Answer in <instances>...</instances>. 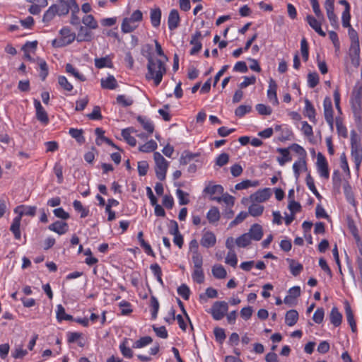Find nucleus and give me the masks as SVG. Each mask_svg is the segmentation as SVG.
Masks as SVG:
<instances>
[{"label": "nucleus", "instance_id": "nucleus-34", "mask_svg": "<svg viewBox=\"0 0 362 362\" xmlns=\"http://www.w3.org/2000/svg\"><path fill=\"white\" fill-rule=\"evenodd\" d=\"M220 218V211L216 206H212L206 213V218L211 224L216 223Z\"/></svg>", "mask_w": 362, "mask_h": 362}, {"label": "nucleus", "instance_id": "nucleus-35", "mask_svg": "<svg viewBox=\"0 0 362 362\" xmlns=\"http://www.w3.org/2000/svg\"><path fill=\"white\" fill-rule=\"evenodd\" d=\"M151 23L153 27L158 28L160 25L161 11L159 8L151 10Z\"/></svg>", "mask_w": 362, "mask_h": 362}, {"label": "nucleus", "instance_id": "nucleus-43", "mask_svg": "<svg viewBox=\"0 0 362 362\" xmlns=\"http://www.w3.org/2000/svg\"><path fill=\"white\" fill-rule=\"evenodd\" d=\"M69 134L72 138L75 139L78 144H82L85 143L86 139L83 136V129L70 128L69 130Z\"/></svg>", "mask_w": 362, "mask_h": 362}, {"label": "nucleus", "instance_id": "nucleus-15", "mask_svg": "<svg viewBox=\"0 0 362 362\" xmlns=\"http://www.w3.org/2000/svg\"><path fill=\"white\" fill-rule=\"evenodd\" d=\"M361 49L359 43H351L349 49V56L354 66L358 67L360 64Z\"/></svg>", "mask_w": 362, "mask_h": 362}, {"label": "nucleus", "instance_id": "nucleus-33", "mask_svg": "<svg viewBox=\"0 0 362 362\" xmlns=\"http://www.w3.org/2000/svg\"><path fill=\"white\" fill-rule=\"evenodd\" d=\"M65 71L66 72L71 76H74V78H76V79H78V81H86V77L81 74L72 64H66V66H65Z\"/></svg>", "mask_w": 362, "mask_h": 362}, {"label": "nucleus", "instance_id": "nucleus-39", "mask_svg": "<svg viewBox=\"0 0 362 362\" xmlns=\"http://www.w3.org/2000/svg\"><path fill=\"white\" fill-rule=\"evenodd\" d=\"M153 342V339L150 336H144L139 339L136 340L133 344V349H142L144 348Z\"/></svg>", "mask_w": 362, "mask_h": 362}, {"label": "nucleus", "instance_id": "nucleus-37", "mask_svg": "<svg viewBox=\"0 0 362 362\" xmlns=\"http://www.w3.org/2000/svg\"><path fill=\"white\" fill-rule=\"evenodd\" d=\"M298 320V313L296 310H288L285 315V323L292 327L295 325Z\"/></svg>", "mask_w": 362, "mask_h": 362}, {"label": "nucleus", "instance_id": "nucleus-49", "mask_svg": "<svg viewBox=\"0 0 362 362\" xmlns=\"http://www.w3.org/2000/svg\"><path fill=\"white\" fill-rule=\"evenodd\" d=\"M157 143L154 140L151 139L144 144L140 146L139 150L141 152L150 153L154 151L157 148Z\"/></svg>", "mask_w": 362, "mask_h": 362}, {"label": "nucleus", "instance_id": "nucleus-47", "mask_svg": "<svg viewBox=\"0 0 362 362\" xmlns=\"http://www.w3.org/2000/svg\"><path fill=\"white\" fill-rule=\"evenodd\" d=\"M150 307H151V318L153 320H155L157 317L160 305H159V302H158L157 298L154 296H151Z\"/></svg>", "mask_w": 362, "mask_h": 362}, {"label": "nucleus", "instance_id": "nucleus-10", "mask_svg": "<svg viewBox=\"0 0 362 362\" xmlns=\"http://www.w3.org/2000/svg\"><path fill=\"white\" fill-rule=\"evenodd\" d=\"M33 105L35 109V117L43 125L47 126L49 122V119L47 111L41 105L37 99L33 100Z\"/></svg>", "mask_w": 362, "mask_h": 362}, {"label": "nucleus", "instance_id": "nucleus-36", "mask_svg": "<svg viewBox=\"0 0 362 362\" xmlns=\"http://www.w3.org/2000/svg\"><path fill=\"white\" fill-rule=\"evenodd\" d=\"M335 124L338 135L342 138H347L348 130L343 122V119L340 117L335 118Z\"/></svg>", "mask_w": 362, "mask_h": 362}, {"label": "nucleus", "instance_id": "nucleus-56", "mask_svg": "<svg viewBox=\"0 0 362 362\" xmlns=\"http://www.w3.org/2000/svg\"><path fill=\"white\" fill-rule=\"evenodd\" d=\"M251 240L250 234L246 233L238 237L235 240V243L240 247H245L250 244Z\"/></svg>", "mask_w": 362, "mask_h": 362}, {"label": "nucleus", "instance_id": "nucleus-14", "mask_svg": "<svg viewBox=\"0 0 362 362\" xmlns=\"http://www.w3.org/2000/svg\"><path fill=\"white\" fill-rule=\"evenodd\" d=\"M200 244L205 248H210L216 244V235L211 230H203V234L200 240Z\"/></svg>", "mask_w": 362, "mask_h": 362}, {"label": "nucleus", "instance_id": "nucleus-12", "mask_svg": "<svg viewBox=\"0 0 362 362\" xmlns=\"http://www.w3.org/2000/svg\"><path fill=\"white\" fill-rule=\"evenodd\" d=\"M202 33L199 30L195 31V33L192 35L189 42L190 45H192V47L189 51L190 55H195L201 51L202 48Z\"/></svg>", "mask_w": 362, "mask_h": 362}, {"label": "nucleus", "instance_id": "nucleus-50", "mask_svg": "<svg viewBox=\"0 0 362 362\" xmlns=\"http://www.w3.org/2000/svg\"><path fill=\"white\" fill-rule=\"evenodd\" d=\"M57 81L58 84L64 90L71 92L74 89L73 85L68 81L66 76H59Z\"/></svg>", "mask_w": 362, "mask_h": 362}, {"label": "nucleus", "instance_id": "nucleus-42", "mask_svg": "<svg viewBox=\"0 0 362 362\" xmlns=\"http://www.w3.org/2000/svg\"><path fill=\"white\" fill-rule=\"evenodd\" d=\"M95 66L98 69H103L105 67L112 68L113 66L111 59L108 57H104L95 59Z\"/></svg>", "mask_w": 362, "mask_h": 362}, {"label": "nucleus", "instance_id": "nucleus-44", "mask_svg": "<svg viewBox=\"0 0 362 362\" xmlns=\"http://www.w3.org/2000/svg\"><path fill=\"white\" fill-rule=\"evenodd\" d=\"M119 350L122 356L127 358H132L133 357V351L131 348L128 346V339L124 340L119 344Z\"/></svg>", "mask_w": 362, "mask_h": 362}, {"label": "nucleus", "instance_id": "nucleus-23", "mask_svg": "<svg viewBox=\"0 0 362 362\" xmlns=\"http://www.w3.org/2000/svg\"><path fill=\"white\" fill-rule=\"evenodd\" d=\"M83 334L78 332H68L66 333V340L69 344L77 343L79 347L83 348L85 346L83 341Z\"/></svg>", "mask_w": 362, "mask_h": 362}, {"label": "nucleus", "instance_id": "nucleus-46", "mask_svg": "<svg viewBox=\"0 0 362 362\" xmlns=\"http://www.w3.org/2000/svg\"><path fill=\"white\" fill-rule=\"evenodd\" d=\"M305 182L308 188L313 193V194L317 198H320L321 195L320 194L319 192L317 191L315 187L314 178L311 176L310 173H308L305 177Z\"/></svg>", "mask_w": 362, "mask_h": 362}, {"label": "nucleus", "instance_id": "nucleus-64", "mask_svg": "<svg viewBox=\"0 0 362 362\" xmlns=\"http://www.w3.org/2000/svg\"><path fill=\"white\" fill-rule=\"evenodd\" d=\"M177 293L185 300H188L190 296V289L186 284H182L177 288Z\"/></svg>", "mask_w": 362, "mask_h": 362}, {"label": "nucleus", "instance_id": "nucleus-29", "mask_svg": "<svg viewBox=\"0 0 362 362\" xmlns=\"http://www.w3.org/2000/svg\"><path fill=\"white\" fill-rule=\"evenodd\" d=\"M247 233L250 234L252 240L259 241L263 236L262 227L259 224L255 223L252 225Z\"/></svg>", "mask_w": 362, "mask_h": 362}, {"label": "nucleus", "instance_id": "nucleus-53", "mask_svg": "<svg viewBox=\"0 0 362 362\" xmlns=\"http://www.w3.org/2000/svg\"><path fill=\"white\" fill-rule=\"evenodd\" d=\"M192 278L193 281L199 284L204 281V273L203 268L194 269L192 273Z\"/></svg>", "mask_w": 362, "mask_h": 362}, {"label": "nucleus", "instance_id": "nucleus-16", "mask_svg": "<svg viewBox=\"0 0 362 362\" xmlns=\"http://www.w3.org/2000/svg\"><path fill=\"white\" fill-rule=\"evenodd\" d=\"M306 22L320 36L325 37L326 33L322 29V21L323 19L316 18L311 15L306 16Z\"/></svg>", "mask_w": 362, "mask_h": 362}, {"label": "nucleus", "instance_id": "nucleus-1", "mask_svg": "<svg viewBox=\"0 0 362 362\" xmlns=\"http://www.w3.org/2000/svg\"><path fill=\"white\" fill-rule=\"evenodd\" d=\"M349 104L355 124L362 131V81H358L351 93Z\"/></svg>", "mask_w": 362, "mask_h": 362}, {"label": "nucleus", "instance_id": "nucleus-19", "mask_svg": "<svg viewBox=\"0 0 362 362\" xmlns=\"http://www.w3.org/2000/svg\"><path fill=\"white\" fill-rule=\"evenodd\" d=\"M272 195L269 188H264L257 191L255 193L250 195V199L253 202H264L268 200Z\"/></svg>", "mask_w": 362, "mask_h": 362}, {"label": "nucleus", "instance_id": "nucleus-62", "mask_svg": "<svg viewBox=\"0 0 362 362\" xmlns=\"http://www.w3.org/2000/svg\"><path fill=\"white\" fill-rule=\"evenodd\" d=\"M192 261L194 264V269L202 268L203 257L200 252H194L192 255Z\"/></svg>", "mask_w": 362, "mask_h": 362}, {"label": "nucleus", "instance_id": "nucleus-22", "mask_svg": "<svg viewBox=\"0 0 362 362\" xmlns=\"http://www.w3.org/2000/svg\"><path fill=\"white\" fill-rule=\"evenodd\" d=\"M36 210L37 207L35 206L21 205L14 209V212L18 213V215L16 217H20L21 219L23 216H34L36 214Z\"/></svg>", "mask_w": 362, "mask_h": 362}, {"label": "nucleus", "instance_id": "nucleus-4", "mask_svg": "<svg viewBox=\"0 0 362 362\" xmlns=\"http://www.w3.org/2000/svg\"><path fill=\"white\" fill-rule=\"evenodd\" d=\"M350 144L351 156L356 168L358 170L362 163V145L359 136L354 130L351 132Z\"/></svg>", "mask_w": 362, "mask_h": 362}, {"label": "nucleus", "instance_id": "nucleus-8", "mask_svg": "<svg viewBox=\"0 0 362 362\" xmlns=\"http://www.w3.org/2000/svg\"><path fill=\"white\" fill-rule=\"evenodd\" d=\"M228 305L226 301H216L208 311L215 320H222L227 314Z\"/></svg>", "mask_w": 362, "mask_h": 362}, {"label": "nucleus", "instance_id": "nucleus-21", "mask_svg": "<svg viewBox=\"0 0 362 362\" xmlns=\"http://www.w3.org/2000/svg\"><path fill=\"white\" fill-rule=\"evenodd\" d=\"M50 231L59 235H64L69 230L68 223L61 221H56L48 226Z\"/></svg>", "mask_w": 362, "mask_h": 362}, {"label": "nucleus", "instance_id": "nucleus-17", "mask_svg": "<svg viewBox=\"0 0 362 362\" xmlns=\"http://www.w3.org/2000/svg\"><path fill=\"white\" fill-rule=\"evenodd\" d=\"M180 23V17L177 9L170 10L168 18V25L170 30H174L178 28Z\"/></svg>", "mask_w": 362, "mask_h": 362}, {"label": "nucleus", "instance_id": "nucleus-41", "mask_svg": "<svg viewBox=\"0 0 362 362\" xmlns=\"http://www.w3.org/2000/svg\"><path fill=\"white\" fill-rule=\"evenodd\" d=\"M134 132L132 128H127L122 130V136L125 141L131 146L136 145V139L131 135V133Z\"/></svg>", "mask_w": 362, "mask_h": 362}, {"label": "nucleus", "instance_id": "nucleus-55", "mask_svg": "<svg viewBox=\"0 0 362 362\" xmlns=\"http://www.w3.org/2000/svg\"><path fill=\"white\" fill-rule=\"evenodd\" d=\"M199 154L197 153H192L188 151H185L180 158V163L181 165H187L189 162H191L195 157L198 156Z\"/></svg>", "mask_w": 362, "mask_h": 362}, {"label": "nucleus", "instance_id": "nucleus-60", "mask_svg": "<svg viewBox=\"0 0 362 362\" xmlns=\"http://www.w3.org/2000/svg\"><path fill=\"white\" fill-rule=\"evenodd\" d=\"M54 173L57 178V183L62 184L64 182L63 167L60 163L57 162L53 168Z\"/></svg>", "mask_w": 362, "mask_h": 362}, {"label": "nucleus", "instance_id": "nucleus-63", "mask_svg": "<svg viewBox=\"0 0 362 362\" xmlns=\"http://www.w3.org/2000/svg\"><path fill=\"white\" fill-rule=\"evenodd\" d=\"M320 78L316 72L309 73L308 74V85L310 88H313L319 83Z\"/></svg>", "mask_w": 362, "mask_h": 362}, {"label": "nucleus", "instance_id": "nucleus-24", "mask_svg": "<svg viewBox=\"0 0 362 362\" xmlns=\"http://www.w3.org/2000/svg\"><path fill=\"white\" fill-rule=\"evenodd\" d=\"M136 119L148 135L153 134L154 124L151 119L144 116H138Z\"/></svg>", "mask_w": 362, "mask_h": 362}, {"label": "nucleus", "instance_id": "nucleus-2", "mask_svg": "<svg viewBox=\"0 0 362 362\" xmlns=\"http://www.w3.org/2000/svg\"><path fill=\"white\" fill-rule=\"evenodd\" d=\"M143 52H144V50ZM143 55L148 60V72L146 75V78L148 80H153L155 86H158L166 73L165 64L160 59L153 58L150 54L149 55H145L144 53H143Z\"/></svg>", "mask_w": 362, "mask_h": 362}, {"label": "nucleus", "instance_id": "nucleus-58", "mask_svg": "<svg viewBox=\"0 0 362 362\" xmlns=\"http://www.w3.org/2000/svg\"><path fill=\"white\" fill-rule=\"evenodd\" d=\"M264 206L258 204H252L248 208V214L252 216H259L262 214Z\"/></svg>", "mask_w": 362, "mask_h": 362}, {"label": "nucleus", "instance_id": "nucleus-38", "mask_svg": "<svg viewBox=\"0 0 362 362\" xmlns=\"http://www.w3.org/2000/svg\"><path fill=\"white\" fill-rule=\"evenodd\" d=\"M211 200L216 201L217 202H223L228 207H233L235 204V198L232 195L226 193L222 197H211Z\"/></svg>", "mask_w": 362, "mask_h": 362}, {"label": "nucleus", "instance_id": "nucleus-18", "mask_svg": "<svg viewBox=\"0 0 362 362\" xmlns=\"http://www.w3.org/2000/svg\"><path fill=\"white\" fill-rule=\"evenodd\" d=\"M66 3L68 7H69V12L70 11H71V23L74 25L78 24L80 22V19L77 16V13H78L80 8L76 2V0H66Z\"/></svg>", "mask_w": 362, "mask_h": 362}, {"label": "nucleus", "instance_id": "nucleus-48", "mask_svg": "<svg viewBox=\"0 0 362 362\" xmlns=\"http://www.w3.org/2000/svg\"><path fill=\"white\" fill-rule=\"evenodd\" d=\"M287 261L290 262L289 268L292 275L294 276L299 275L303 269V265L300 263L296 262L293 259H287Z\"/></svg>", "mask_w": 362, "mask_h": 362}, {"label": "nucleus", "instance_id": "nucleus-45", "mask_svg": "<svg viewBox=\"0 0 362 362\" xmlns=\"http://www.w3.org/2000/svg\"><path fill=\"white\" fill-rule=\"evenodd\" d=\"M211 272L213 276L218 279H225L227 276L226 270L221 264L214 265Z\"/></svg>", "mask_w": 362, "mask_h": 362}, {"label": "nucleus", "instance_id": "nucleus-30", "mask_svg": "<svg viewBox=\"0 0 362 362\" xmlns=\"http://www.w3.org/2000/svg\"><path fill=\"white\" fill-rule=\"evenodd\" d=\"M276 151L281 155V157L277 158V161L281 166H284L286 163L291 161L292 157L289 148H278Z\"/></svg>", "mask_w": 362, "mask_h": 362}, {"label": "nucleus", "instance_id": "nucleus-7", "mask_svg": "<svg viewBox=\"0 0 362 362\" xmlns=\"http://www.w3.org/2000/svg\"><path fill=\"white\" fill-rule=\"evenodd\" d=\"M153 158L156 163L155 171L156 177L159 180L163 181L166 177L169 163L159 152H154Z\"/></svg>", "mask_w": 362, "mask_h": 362}, {"label": "nucleus", "instance_id": "nucleus-9", "mask_svg": "<svg viewBox=\"0 0 362 362\" xmlns=\"http://www.w3.org/2000/svg\"><path fill=\"white\" fill-rule=\"evenodd\" d=\"M324 116L325 121L331 129L334 127V111L332 102L329 97L327 96L323 100Z\"/></svg>", "mask_w": 362, "mask_h": 362}, {"label": "nucleus", "instance_id": "nucleus-31", "mask_svg": "<svg viewBox=\"0 0 362 362\" xmlns=\"http://www.w3.org/2000/svg\"><path fill=\"white\" fill-rule=\"evenodd\" d=\"M21 218L16 216L13 219L12 223L10 226L11 232L13 233L14 238L18 240L21 238Z\"/></svg>", "mask_w": 362, "mask_h": 362}, {"label": "nucleus", "instance_id": "nucleus-6", "mask_svg": "<svg viewBox=\"0 0 362 362\" xmlns=\"http://www.w3.org/2000/svg\"><path fill=\"white\" fill-rule=\"evenodd\" d=\"M60 37L52 40V45L54 47H62L72 43L76 35L68 27H64L59 30Z\"/></svg>", "mask_w": 362, "mask_h": 362}, {"label": "nucleus", "instance_id": "nucleus-25", "mask_svg": "<svg viewBox=\"0 0 362 362\" xmlns=\"http://www.w3.org/2000/svg\"><path fill=\"white\" fill-rule=\"evenodd\" d=\"M342 314L339 311L337 307H333L329 315V318L331 324L335 327H339L342 322Z\"/></svg>", "mask_w": 362, "mask_h": 362}, {"label": "nucleus", "instance_id": "nucleus-40", "mask_svg": "<svg viewBox=\"0 0 362 362\" xmlns=\"http://www.w3.org/2000/svg\"><path fill=\"white\" fill-rule=\"evenodd\" d=\"M204 193L208 194L210 195L214 194H223V187L221 185H211L209 183L203 191Z\"/></svg>", "mask_w": 362, "mask_h": 362}, {"label": "nucleus", "instance_id": "nucleus-20", "mask_svg": "<svg viewBox=\"0 0 362 362\" xmlns=\"http://www.w3.org/2000/svg\"><path fill=\"white\" fill-rule=\"evenodd\" d=\"M303 115L305 117H308L311 122L314 124L317 123L315 109L308 99L305 100Z\"/></svg>", "mask_w": 362, "mask_h": 362}, {"label": "nucleus", "instance_id": "nucleus-11", "mask_svg": "<svg viewBox=\"0 0 362 362\" xmlns=\"http://www.w3.org/2000/svg\"><path fill=\"white\" fill-rule=\"evenodd\" d=\"M316 165L319 175L325 179H328L329 177L328 163L326 158L321 153H318L317 156Z\"/></svg>", "mask_w": 362, "mask_h": 362}, {"label": "nucleus", "instance_id": "nucleus-27", "mask_svg": "<svg viewBox=\"0 0 362 362\" xmlns=\"http://www.w3.org/2000/svg\"><path fill=\"white\" fill-rule=\"evenodd\" d=\"M345 313H346L347 322L351 329V331L354 333L356 332H357V326H356V321L354 320V315L353 311L351 310V308L348 303H346L345 304Z\"/></svg>", "mask_w": 362, "mask_h": 362}, {"label": "nucleus", "instance_id": "nucleus-3", "mask_svg": "<svg viewBox=\"0 0 362 362\" xmlns=\"http://www.w3.org/2000/svg\"><path fill=\"white\" fill-rule=\"evenodd\" d=\"M69 8L66 0H58L56 4H52L42 16V23L48 26L57 16H63L69 13Z\"/></svg>", "mask_w": 362, "mask_h": 362}, {"label": "nucleus", "instance_id": "nucleus-59", "mask_svg": "<svg viewBox=\"0 0 362 362\" xmlns=\"http://www.w3.org/2000/svg\"><path fill=\"white\" fill-rule=\"evenodd\" d=\"M82 23L90 29L98 28V23L93 15H86L82 18Z\"/></svg>", "mask_w": 362, "mask_h": 362}, {"label": "nucleus", "instance_id": "nucleus-52", "mask_svg": "<svg viewBox=\"0 0 362 362\" xmlns=\"http://www.w3.org/2000/svg\"><path fill=\"white\" fill-rule=\"evenodd\" d=\"M300 52L303 60L306 62L309 59V45L305 37H303L300 41Z\"/></svg>", "mask_w": 362, "mask_h": 362}, {"label": "nucleus", "instance_id": "nucleus-51", "mask_svg": "<svg viewBox=\"0 0 362 362\" xmlns=\"http://www.w3.org/2000/svg\"><path fill=\"white\" fill-rule=\"evenodd\" d=\"M73 206L77 212L81 214V218H86L88 216L89 210L85 208L82 203L78 200H74L73 202Z\"/></svg>", "mask_w": 362, "mask_h": 362}, {"label": "nucleus", "instance_id": "nucleus-61", "mask_svg": "<svg viewBox=\"0 0 362 362\" xmlns=\"http://www.w3.org/2000/svg\"><path fill=\"white\" fill-rule=\"evenodd\" d=\"M225 262L233 267H236L238 258L234 250H229L226 257Z\"/></svg>", "mask_w": 362, "mask_h": 362}, {"label": "nucleus", "instance_id": "nucleus-32", "mask_svg": "<svg viewBox=\"0 0 362 362\" xmlns=\"http://www.w3.org/2000/svg\"><path fill=\"white\" fill-rule=\"evenodd\" d=\"M100 84L103 88L108 90H115L118 86L117 80L112 75H110L105 78H102Z\"/></svg>", "mask_w": 362, "mask_h": 362}, {"label": "nucleus", "instance_id": "nucleus-57", "mask_svg": "<svg viewBox=\"0 0 362 362\" xmlns=\"http://www.w3.org/2000/svg\"><path fill=\"white\" fill-rule=\"evenodd\" d=\"M257 185H258V181H252L250 180H245L239 183H237L235 185V189L236 190H242V189H247L251 187H256Z\"/></svg>", "mask_w": 362, "mask_h": 362}, {"label": "nucleus", "instance_id": "nucleus-13", "mask_svg": "<svg viewBox=\"0 0 362 362\" xmlns=\"http://www.w3.org/2000/svg\"><path fill=\"white\" fill-rule=\"evenodd\" d=\"M277 88L278 86L275 80H274L272 78H270L269 81V86L267 91V95L269 102L275 106L278 105L279 103L276 93Z\"/></svg>", "mask_w": 362, "mask_h": 362}, {"label": "nucleus", "instance_id": "nucleus-54", "mask_svg": "<svg viewBox=\"0 0 362 362\" xmlns=\"http://www.w3.org/2000/svg\"><path fill=\"white\" fill-rule=\"evenodd\" d=\"M116 101L117 104L124 107L131 106L134 103V100L125 95H118L116 98Z\"/></svg>", "mask_w": 362, "mask_h": 362}, {"label": "nucleus", "instance_id": "nucleus-26", "mask_svg": "<svg viewBox=\"0 0 362 362\" xmlns=\"http://www.w3.org/2000/svg\"><path fill=\"white\" fill-rule=\"evenodd\" d=\"M293 170L295 177L298 179L301 170H307L306 158H299L296 160L293 164Z\"/></svg>", "mask_w": 362, "mask_h": 362}, {"label": "nucleus", "instance_id": "nucleus-28", "mask_svg": "<svg viewBox=\"0 0 362 362\" xmlns=\"http://www.w3.org/2000/svg\"><path fill=\"white\" fill-rule=\"evenodd\" d=\"M56 318L58 322H62L64 320L72 321V320H74V317L67 314L65 311V308L61 304L57 305Z\"/></svg>", "mask_w": 362, "mask_h": 362}, {"label": "nucleus", "instance_id": "nucleus-5", "mask_svg": "<svg viewBox=\"0 0 362 362\" xmlns=\"http://www.w3.org/2000/svg\"><path fill=\"white\" fill-rule=\"evenodd\" d=\"M143 20V13L140 10L134 11L130 17L123 19L121 25V30L124 33H129L135 30L139 23Z\"/></svg>", "mask_w": 362, "mask_h": 362}]
</instances>
